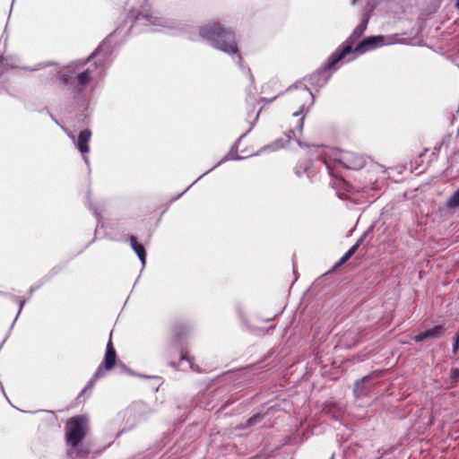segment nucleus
I'll return each instance as SVG.
<instances>
[{
  "instance_id": "aec40b11",
  "label": "nucleus",
  "mask_w": 459,
  "mask_h": 459,
  "mask_svg": "<svg viewBox=\"0 0 459 459\" xmlns=\"http://www.w3.org/2000/svg\"><path fill=\"white\" fill-rule=\"evenodd\" d=\"M349 259H350V258H349L346 255H344L340 259V261H339V263L336 264V266H340V265H342V264H345Z\"/></svg>"
},
{
  "instance_id": "f257e3e1",
  "label": "nucleus",
  "mask_w": 459,
  "mask_h": 459,
  "mask_svg": "<svg viewBox=\"0 0 459 459\" xmlns=\"http://www.w3.org/2000/svg\"><path fill=\"white\" fill-rule=\"evenodd\" d=\"M201 35L210 40L215 48L223 52L237 53L238 51L234 37L230 33L221 30L217 24L204 27L201 30Z\"/></svg>"
},
{
  "instance_id": "a211bd4d",
  "label": "nucleus",
  "mask_w": 459,
  "mask_h": 459,
  "mask_svg": "<svg viewBox=\"0 0 459 459\" xmlns=\"http://www.w3.org/2000/svg\"><path fill=\"white\" fill-rule=\"evenodd\" d=\"M359 246V243H357V244L353 245V246H352V247H351V248L346 252V254H345V255H346L349 258H351V257L355 254V252L358 250Z\"/></svg>"
},
{
  "instance_id": "b1692460",
  "label": "nucleus",
  "mask_w": 459,
  "mask_h": 459,
  "mask_svg": "<svg viewBox=\"0 0 459 459\" xmlns=\"http://www.w3.org/2000/svg\"><path fill=\"white\" fill-rule=\"evenodd\" d=\"M455 340L456 341L457 343H459V332L457 333Z\"/></svg>"
},
{
  "instance_id": "dca6fc26",
  "label": "nucleus",
  "mask_w": 459,
  "mask_h": 459,
  "mask_svg": "<svg viewBox=\"0 0 459 459\" xmlns=\"http://www.w3.org/2000/svg\"><path fill=\"white\" fill-rule=\"evenodd\" d=\"M359 246V243H357V244L353 245V246H352V247H351V248L346 252V254H345V255H346L349 258H351V257L355 254V252L358 250Z\"/></svg>"
},
{
  "instance_id": "f8f14e48",
  "label": "nucleus",
  "mask_w": 459,
  "mask_h": 459,
  "mask_svg": "<svg viewBox=\"0 0 459 459\" xmlns=\"http://www.w3.org/2000/svg\"><path fill=\"white\" fill-rule=\"evenodd\" d=\"M77 69L74 68V65H68L67 67H65L60 71V79L65 82H68L69 80L74 76Z\"/></svg>"
},
{
  "instance_id": "a878e982",
  "label": "nucleus",
  "mask_w": 459,
  "mask_h": 459,
  "mask_svg": "<svg viewBox=\"0 0 459 459\" xmlns=\"http://www.w3.org/2000/svg\"><path fill=\"white\" fill-rule=\"evenodd\" d=\"M101 372V368H100L97 371V375H99Z\"/></svg>"
},
{
  "instance_id": "4468645a",
  "label": "nucleus",
  "mask_w": 459,
  "mask_h": 459,
  "mask_svg": "<svg viewBox=\"0 0 459 459\" xmlns=\"http://www.w3.org/2000/svg\"><path fill=\"white\" fill-rule=\"evenodd\" d=\"M447 206L455 208L459 206V189L450 197L447 202Z\"/></svg>"
},
{
  "instance_id": "f3484780",
  "label": "nucleus",
  "mask_w": 459,
  "mask_h": 459,
  "mask_svg": "<svg viewBox=\"0 0 459 459\" xmlns=\"http://www.w3.org/2000/svg\"><path fill=\"white\" fill-rule=\"evenodd\" d=\"M359 246V243H357V244L353 245V246H352V247H351V248L346 252V254H345V255H346L349 258H351V257L355 254V252L358 250Z\"/></svg>"
},
{
  "instance_id": "9d476101",
  "label": "nucleus",
  "mask_w": 459,
  "mask_h": 459,
  "mask_svg": "<svg viewBox=\"0 0 459 459\" xmlns=\"http://www.w3.org/2000/svg\"><path fill=\"white\" fill-rule=\"evenodd\" d=\"M352 51V48L351 46H347L340 53L336 52L333 54L328 61V68H333L340 60L344 58L348 54L351 53Z\"/></svg>"
},
{
  "instance_id": "ddd939ff",
  "label": "nucleus",
  "mask_w": 459,
  "mask_h": 459,
  "mask_svg": "<svg viewBox=\"0 0 459 459\" xmlns=\"http://www.w3.org/2000/svg\"><path fill=\"white\" fill-rule=\"evenodd\" d=\"M368 379L369 377H364L363 379L358 381L355 384L354 394L356 396H361L366 394V392L364 391V385L368 381Z\"/></svg>"
},
{
  "instance_id": "6ab92c4d",
  "label": "nucleus",
  "mask_w": 459,
  "mask_h": 459,
  "mask_svg": "<svg viewBox=\"0 0 459 459\" xmlns=\"http://www.w3.org/2000/svg\"><path fill=\"white\" fill-rule=\"evenodd\" d=\"M452 378L458 379L459 378V368H455L452 370L451 374Z\"/></svg>"
},
{
  "instance_id": "39448f33",
  "label": "nucleus",
  "mask_w": 459,
  "mask_h": 459,
  "mask_svg": "<svg viewBox=\"0 0 459 459\" xmlns=\"http://www.w3.org/2000/svg\"><path fill=\"white\" fill-rule=\"evenodd\" d=\"M295 101L298 105H299V110L293 112V116L299 117L302 115L305 108L312 105L313 95L309 90L303 88L296 93Z\"/></svg>"
},
{
  "instance_id": "423d86ee",
  "label": "nucleus",
  "mask_w": 459,
  "mask_h": 459,
  "mask_svg": "<svg viewBox=\"0 0 459 459\" xmlns=\"http://www.w3.org/2000/svg\"><path fill=\"white\" fill-rule=\"evenodd\" d=\"M339 160L344 167L351 169H359L365 162L362 156L351 152H342Z\"/></svg>"
},
{
  "instance_id": "4be33fe9",
  "label": "nucleus",
  "mask_w": 459,
  "mask_h": 459,
  "mask_svg": "<svg viewBox=\"0 0 459 459\" xmlns=\"http://www.w3.org/2000/svg\"><path fill=\"white\" fill-rule=\"evenodd\" d=\"M458 346H459V343L456 342V341L455 340V344L453 346V351L455 353L457 349H458Z\"/></svg>"
},
{
  "instance_id": "bb28decb",
  "label": "nucleus",
  "mask_w": 459,
  "mask_h": 459,
  "mask_svg": "<svg viewBox=\"0 0 459 459\" xmlns=\"http://www.w3.org/2000/svg\"><path fill=\"white\" fill-rule=\"evenodd\" d=\"M237 59H238V61H240V60H241L240 56H237Z\"/></svg>"
},
{
  "instance_id": "f03ea898",
  "label": "nucleus",
  "mask_w": 459,
  "mask_h": 459,
  "mask_svg": "<svg viewBox=\"0 0 459 459\" xmlns=\"http://www.w3.org/2000/svg\"><path fill=\"white\" fill-rule=\"evenodd\" d=\"M87 430L88 420L85 417L72 418L65 426L67 445L75 449L85 437Z\"/></svg>"
},
{
  "instance_id": "412c9836",
  "label": "nucleus",
  "mask_w": 459,
  "mask_h": 459,
  "mask_svg": "<svg viewBox=\"0 0 459 459\" xmlns=\"http://www.w3.org/2000/svg\"><path fill=\"white\" fill-rule=\"evenodd\" d=\"M366 28V24H362L357 28V30H359V33H362Z\"/></svg>"
},
{
  "instance_id": "5701e85b",
  "label": "nucleus",
  "mask_w": 459,
  "mask_h": 459,
  "mask_svg": "<svg viewBox=\"0 0 459 459\" xmlns=\"http://www.w3.org/2000/svg\"><path fill=\"white\" fill-rule=\"evenodd\" d=\"M302 126H303V118H300L299 123V131L302 129Z\"/></svg>"
},
{
  "instance_id": "393cba45",
  "label": "nucleus",
  "mask_w": 459,
  "mask_h": 459,
  "mask_svg": "<svg viewBox=\"0 0 459 459\" xmlns=\"http://www.w3.org/2000/svg\"><path fill=\"white\" fill-rule=\"evenodd\" d=\"M455 6L459 9V0L456 1Z\"/></svg>"
},
{
  "instance_id": "9b49d317",
  "label": "nucleus",
  "mask_w": 459,
  "mask_h": 459,
  "mask_svg": "<svg viewBox=\"0 0 459 459\" xmlns=\"http://www.w3.org/2000/svg\"><path fill=\"white\" fill-rule=\"evenodd\" d=\"M130 242H131V246H132L133 249L134 250V252L137 254L139 259L141 260L142 264L144 265L145 258H146V253H145L144 247L142 245L138 244V242L134 237H131Z\"/></svg>"
},
{
  "instance_id": "2eb2a0df",
  "label": "nucleus",
  "mask_w": 459,
  "mask_h": 459,
  "mask_svg": "<svg viewBox=\"0 0 459 459\" xmlns=\"http://www.w3.org/2000/svg\"><path fill=\"white\" fill-rule=\"evenodd\" d=\"M90 80L88 71L80 73L77 75L78 83L82 86L85 85Z\"/></svg>"
},
{
  "instance_id": "7ed1b4c3",
  "label": "nucleus",
  "mask_w": 459,
  "mask_h": 459,
  "mask_svg": "<svg viewBox=\"0 0 459 459\" xmlns=\"http://www.w3.org/2000/svg\"><path fill=\"white\" fill-rule=\"evenodd\" d=\"M136 21L144 26H154L153 30H160V27H168L166 22L154 15L147 6H143V10L136 15Z\"/></svg>"
},
{
  "instance_id": "20e7f679",
  "label": "nucleus",
  "mask_w": 459,
  "mask_h": 459,
  "mask_svg": "<svg viewBox=\"0 0 459 459\" xmlns=\"http://www.w3.org/2000/svg\"><path fill=\"white\" fill-rule=\"evenodd\" d=\"M393 43V40L389 37L385 36H374V37H368L365 39L361 43H359L357 48H355V51L359 52V54H362L369 49H374L376 48L384 46V45H390Z\"/></svg>"
},
{
  "instance_id": "6e6552de",
  "label": "nucleus",
  "mask_w": 459,
  "mask_h": 459,
  "mask_svg": "<svg viewBox=\"0 0 459 459\" xmlns=\"http://www.w3.org/2000/svg\"><path fill=\"white\" fill-rule=\"evenodd\" d=\"M91 132L89 130H84L80 133L77 140V148L82 153H87L89 152L88 143L91 139Z\"/></svg>"
},
{
  "instance_id": "1a4fd4ad",
  "label": "nucleus",
  "mask_w": 459,
  "mask_h": 459,
  "mask_svg": "<svg viewBox=\"0 0 459 459\" xmlns=\"http://www.w3.org/2000/svg\"><path fill=\"white\" fill-rule=\"evenodd\" d=\"M116 361V352L112 346L111 342L109 341L107 345L106 354L104 358V366L106 369H111L115 365Z\"/></svg>"
},
{
  "instance_id": "0eeeda50",
  "label": "nucleus",
  "mask_w": 459,
  "mask_h": 459,
  "mask_svg": "<svg viewBox=\"0 0 459 459\" xmlns=\"http://www.w3.org/2000/svg\"><path fill=\"white\" fill-rule=\"evenodd\" d=\"M444 333V328L441 325H437L432 329L427 330L420 334L413 337L417 342H422L427 339L439 338Z\"/></svg>"
}]
</instances>
